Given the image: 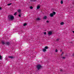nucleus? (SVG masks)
Wrapping results in <instances>:
<instances>
[{
  "mask_svg": "<svg viewBox=\"0 0 74 74\" xmlns=\"http://www.w3.org/2000/svg\"><path fill=\"white\" fill-rule=\"evenodd\" d=\"M18 16H19V17H21V15L20 14L18 15Z\"/></svg>",
  "mask_w": 74,
  "mask_h": 74,
  "instance_id": "nucleus-26",
  "label": "nucleus"
},
{
  "mask_svg": "<svg viewBox=\"0 0 74 74\" xmlns=\"http://www.w3.org/2000/svg\"><path fill=\"white\" fill-rule=\"evenodd\" d=\"M32 1H36V0H31Z\"/></svg>",
  "mask_w": 74,
  "mask_h": 74,
  "instance_id": "nucleus-29",
  "label": "nucleus"
},
{
  "mask_svg": "<svg viewBox=\"0 0 74 74\" xmlns=\"http://www.w3.org/2000/svg\"><path fill=\"white\" fill-rule=\"evenodd\" d=\"M36 67L38 70H39L41 68V66L40 65H38L36 66Z\"/></svg>",
  "mask_w": 74,
  "mask_h": 74,
  "instance_id": "nucleus-2",
  "label": "nucleus"
},
{
  "mask_svg": "<svg viewBox=\"0 0 74 74\" xmlns=\"http://www.w3.org/2000/svg\"><path fill=\"white\" fill-rule=\"evenodd\" d=\"M30 9H33V7L32 6H30Z\"/></svg>",
  "mask_w": 74,
  "mask_h": 74,
  "instance_id": "nucleus-23",
  "label": "nucleus"
},
{
  "mask_svg": "<svg viewBox=\"0 0 74 74\" xmlns=\"http://www.w3.org/2000/svg\"><path fill=\"white\" fill-rule=\"evenodd\" d=\"M2 59V57H1V56L0 55V60H1Z\"/></svg>",
  "mask_w": 74,
  "mask_h": 74,
  "instance_id": "nucleus-21",
  "label": "nucleus"
},
{
  "mask_svg": "<svg viewBox=\"0 0 74 74\" xmlns=\"http://www.w3.org/2000/svg\"><path fill=\"white\" fill-rule=\"evenodd\" d=\"M62 50H60V52H62Z\"/></svg>",
  "mask_w": 74,
  "mask_h": 74,
  "instance_id": "nucleus-30",
  "label": "nucleus"
},
{
  "mask_svg": "<svg viewBox=\"0 0 74 74\" xmlns=\"http://www.w3.org/2000/svg\"><path fill=\"white\" fill-rule=\"evenodd\" d=\"M61 25H64V23L63 22H62L60 23Z\"/></svg>",
  "mask_w": 74,
  "mask_h": 74,
  "instance_id": "nucleus-10",
  "label": "nucleus"
},
{
  "mask_svg": "<svg viewBox=\"0 0 74 74\" xmlns=\"http://www.w3.org/2000/svg\"><path fill=\"white\" fill-rule=\"evenodd\" d=\"M36 19L37 21H39V20H40V18H36Z\"/></svg>",
  "mask_w": 74,
  "mask_h": 74,
  "instance_id": "nucleus-20",
  "label": "nucleus"
},
{
  "mask_svg": "<svg viewBox=\"0 0 74 74\" xmlns=\"http://www.w3.org/2000/svg\"><path fill=\"white\" fill-rule=\"evenodd\" d=\"M44 33L45 35H46V34H47V33H46V32H45Z\"/></svg>",
  "mask_w": 74,
  "mask_h": 74,
  "instance_id": "nucleus-24",
  "label": "nucleus"
},
{
  "mask_svg": "<svg viewBox=\"0 0 74 74\" xmlns=\"http://www.w3.org/2000/svg\"><path fill=\"white\" fill-rule=\"evenodd\" d=\"M59 40V38H58L56 40V41H58Z\"/></svg>",
  "mask_w": 74,
  "mask_h": 74,
  "instance_id": "nucleus-17",
  "label": "nucleus"
},
{
  "mask_svg": "<svg viewBox=\"0 0 74 74\" xmlns=\"http://www.w3.org/2000/svg\"><path fill=\"white\" fill-rule=\"evenodd\" d=\"M62 59H66V57H63L61 58Z\"/></svg>",
  "mask_w": 74,
  "mask_h": 74,
  "instance_id": "nucleus-11",
  "label": "nucleus"
},
{
  "mask_svg": "<svg viewBox=\"0 0 74 74\" xmlns=\"http://www.w3.org/2000/svg\"><path fill=\"white\" fill-rule=\"evenodd\" d=\"M1 44L4 45V44H5V43L4 42V40H2L1 41Z\"/></svg>",
  "mask_w": 74,
  "mask_h": 74,
  "instance_id": "nucleus-3",
  "label": "nucleus"
},
{
  "mask_svg": "<svg viewBox=\"0 0 74 74\" xmlns=\"http://www.w3.org/2000/svg\"><path fill=\"white\" fill-rule=\"evenodd\" d=\"M45 49H48V47L47 46H45Z\"/></svg>",
  "mask_w": 74,
  "mask_h": 74,
  "instance_id": "nucleus-14",
  "label": "nucleus"
},
{
  "mask_svg": "<svg viewBox=\"0 0 74 74\" xmlns=\"http://www.w3.org/2000/svg\"><path fill=\"white\" fill-rule=\"evenodd\" d=\"M72 56H74V53H73V54H72Z\"/></svg>",
  "mask_w": 74,
  "mask_h": 74,
  "instance_id": "nucleus-31",
  "label": "nucleus"
},
{
  "mask_svg": "<svg viewBox=\"0 0 74 74\" xmlns=\"http://www.w3.org/2000/svg\"><path fill=\"white\" fill-rule=\"evenodd\" d=\"M72 4H74V3H72Z\"/></svg>",
  "mask_w": 74,
  "mask_h": 74,
  "instance_id": "nucleus-35",
  "label": "nucleus"
},
{
  "mask_svg": "<svg viewBox=\"0 0 74 74\" xmlns=\"http://www.w3.org/2000/svg\"><path fill=\"white\" fill-rule=\"evenodd\" d=\"M9 58H10V59H13V58H14V57L12 56H9Z\"/></svg>",
  "mask_w": 74,
  "mask_h": 74,
  "instance_id": "nucleus-8",
  "label": "nucleus"
},
{
  "mask_svg": "<svg viewBox=\"0 0 74 74\" xmlns=\"http://www.w3.org/2000/svg\"><path fill=\"white\" fill-rule=\"evenodd\" d=\"M40 8V6H38L37 7V9H39V8Z\"/></svg>",
  "mask_w": 74,
  "mask_h": 74,
  "instance_id": "nucleus-16",
  "label": "nucleus"
},
{
  "mask_svg": "<svg viewBox=\"0 0 74 74\" xmlns=\"http://www.w3.org/2000/svg\"><path fill=\"white\" fill-rule=\"evenodd\" d=\"M8 18L9 19H11V20H14V16L11 15H9L8 16Z\"/></svg>",
  "mask_w": 74,
  "mask_h": 74,
  "instance_id": "nucleus-1",
  "label": "nucleus"
},
{
  "mask_svg": "<svg viewBox=\"0 0 74 74\" xmlns=\"http://www.w3.org/2000/svg\"><path fill=\"white\" fill-rule=\"evenodd\" d=\"M53 15L52 13L50 14V16L51 17H53Z\"/></svg>",
  "mask_w": 74,
  "mask_h": 74,
  "instance_id": "nucleus-6",
  "label": "nucleus"
},
{
  "mask_svg": "<svg viewBox=\"0 0 74 74\" xmlns=\"http://www.w3.org/2000/svg\"><path fill=\"white\" fill-rule=\"evenodd\" d=\"M73 33H74V31H73Z\"/></svg>",
  "mask_w": 74,
  "mask_h": 74,
  "instance_id": "nucleus-34",
  "label": "nucleus"
},
{
  "mask_svg": "<svg viewBox=\"0 0 74 74\" xmlns=\"http://www.w3.org/2000/svg\"><path fill=\"white\" fill-rule=\"evenodd\" d=\"M46 51V49H43V51L45 52V51Z\"/></svg>",
  "mask_w": 74,
  "mask_h": 74,
  "instance_id": "nucleus-13",
  "label": "nucleus"
},
{
  "mask_svg": "<svg viewBox=\"0 0 74 74\" xmlns=\"http://www.w3.org/2000/svg\"><path fill=\"white\" fill-rule=\"evenodd\" d=\"M52 34V32L51 31L49 32L48 33V34L49 35H51Z\"/></svg>",
  "mask_w": 74,
  "mask_h": 74,
  "instance_id": "nucleus-5",
  "label": "nucleus"
},
{
  "mask_svg": "<svg viewBox=\"0 0 74 74\" xmlns=\"http://www.w3.org/2000/svg\"><path fill=\"white\" fill-rule=\"evenodd\" d=\"M6 45H8V46H9V45H10V43L9 42H6Z\"/></svg>",
  "mask_w": 74,
  "mask_h": 74,
  "instance_id": "nucleus-4",
  "label": "nucleus"
},
{
  "mask_svg": "<svg viewBox=\"0 0 74 74\" xmlns=\"http://www.w3.org/2000/svg\"><path fill=\"white\" fill-rule=\"evenodd\" d=\"M58 50H57V49H56L55 50V52H58Z\"/></svg>",
  "mask_w": 74,
  "mask_h": 74,
  "instance_id": "nucleus-25",
  "label": "nucleus"
},
{
  "mask_svg": "<svg viewBox=\"0 0 74 74\" xmlns=\"http://www.w3.org/2000/svg\"><path fill=\"white\" fill-rule=\"evenodd\" d=\"M47 17L46 16H45L43 17L44 19H47Z\"/></svg>",
  "mask_w": 74,
  "mask_h": 74,
  "instance_id": "nucleus-7",
  "label": "nucleus"
},
{
  "mask_svg": "<svg viewBox=\"0 0 74 74\" xmlns=\"http://www.w3.org/2000/svg\"><path fill=\"white\" fill-rule=\"evenodd\" d=\"M60 71H63V70H62V69H61L60 70Z\"/></svg>",
  "mask_w": 74,
  "mask_h": 74,
  "instance_id": "nucleus-28",
  "label": "nucleus"
},
{
  "mask_svg": "<svg viewBox=\"0 0 74 74\" xmlns=\"http://www.w3.org/2000/svg\"><path fill=\"white\" fill-rule=\"evenodd\" d=\"M18 12H21V9H19L18 10Z\"/></svg>",
  "mask_w": 74,
  "mask_h": 74,
  "instance_id": "nucleus-15",
  "label": "nucleus"
},
{
  "mask_svg": "<svg viewBox=\"0 0 74 74\" xmlns=\"http://www.w3.org/2000/svg\"><path fill=\"white\" fill-rule=\"evenodd\" d=\"M46 22H47V23H49V21H46Z\"/></svg>",
  "mask_w": 74,
  "mask_h": 74,
  "instance_id": "nucleus-27",
  "label": "nucleus"
},
{
  "mask_svg": "<svg viewBox=\"0 0 74 74\" xmlns=\"http://www.w3.org/2000/svg\"><path fill=\"white\" fill-rule=\"evenodd\" d=\"M12 4V3H10L8 4L7 5H8L9 6V5H11Z\"/></svg>",
  "mask_w": 74,
  "mask_h": 74,
  "instance_id": "nucleus-19",
  "label": "nucleus"
},
{
  "mask_svg": "<svg viewBox=\"0 0 74 74\" xmlns=\"http://www.w3.org/2000/svg\"><path fill=\"white\" fill-rule=\"evenodd\" d=\"M27 25V23H25L24 24L23 26H26Z\"/></svg>",
  "mask_w": 74,
  "mask_h": 74,
  "instance_id": "nucleus-12",
  "label": "nucleus"
},
{
  "mask_svg": "<svg viewBox=\"0 0 74 74\" xmlns=\"http://www.w3.org/2000/svg\"><path fill=\"white\" fill-rule=\"evenodd\" d=\"M61 4H63V1H61Z\"/></svg>",
  "mask_w": 74,
  "mask_h": 74,
  "instance_id": "nucleus-22",
  "label": "nucleus"
},
{
  "mask_svg": "<svg viewBox=\"0 0 74 74\" xmlns=\"http://www.w3.org/2000/svg\"><path fill=\"white\" fill-rule=\"evenodd\" d=\"M0 10H1V8L0 7Z\"/></svg>",
  "mask_w": 74,
  "mask_h": 74,
  "instance_id": "nucleus-32",
  "label": "nucleus"
},
{
  "mask_svg": "<svg viewBox=\"0 0 74 74\" xmlns=\"http://www.w3.org/2000/svg\"><path fill=\"white\" fill-rule=\"evenodd\" d=\"M52 14L54 15H55V14H56V12L53 11V13H52Z\"/></svg>",
  "mask_w": 74,
  "mask_h": 74,
  "instance_id": "nucleus-9",
  "label": "nucleus"
},
{
  "mask_svg": "<svg viewBox=\"0 0 74 74\" xmlns=\"http://www.w3.org/2000/svg\"><path fill=\"white\" fill-rule=\"evenodd\" d=\"M17 13V12H15L14 14V15H16V14Z\"/></svg>",
  "mask_w": 74,
  "mask_h": 74,
  "instance_id": "nucleus-18",
  "label": "nucleus"
},
{
  "mask_svg": "<svg viewBox=\"0 0 74 74\" xmlns=\"http://www.w3.org/2000/svg\"><path fill=\"white\" fill-rule=\"evenodd\" d=\"M62 54H63V52H62V53L61 54V55H62Z\"/></svg>",
  "mask_w": 74,
  "mask_h": 74,
  "instance_id": "nucleus-33",
  "label": "nucleus"
}]
</instances>
